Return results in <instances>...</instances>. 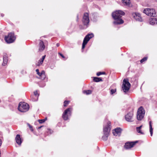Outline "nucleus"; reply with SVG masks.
Segmentation results:
<instances>
[{
    "label": "nucleus",
    "instance_id": "nucleus-1",
    "mask_svg": "<svg viewBox=\"0 0 157 157\" xmlns=\"http://www.w3.org/2000/svg\"><path fill=\"white\" fill-rule=\"evenodd\" d=\"M125 13L121 10H117L113 13L112 16L113 18L115 20L113 23L115 25L123 23L124 21L122 19L121 17Z\"/></svg>",
    "mask_w": 157,
    "mask_h": 157
},
{
    "label": "nucleus",
    "instance_id": "nucleus-2",
    "mask_svg": "<svg viewBox=\"0 0 157 157\" xmlns=\"http://www.w3.org/2000/svg\"><path fill=\"white\" fill-rule=\"evenodd\" d=\"M105 124L103 128V135L102 137V139L104 140H106L109 136V133L111 129L110 122L108 121L105 122Z\"/></svg>",
    "mask_w": 157,
    "mask_h": 157
},
{
    "label": "nucleus",
    "instance_id": "nucleus-3",
    "mask_svg": "<svg viewBox=\"0 0 157 157\" xmlns=\"http://www.w3.org/2000/svg\"><path fill=\"white\" fill-rule=\"evenodd\" d=\"M16 37L14 34L13 33H10L8 35L5 36L4 39L6 42L8 44L13 43L15 40Z\"/></svg>",
    "mask_w": 157,
    "mask_h": 157
},
{
    "label": "nucleus",
    "instance_id": "nucleus-4",
    "mask_svg": "<svg viewBox=\"0 0 157 157\" xmlns=\"http://www.w3.org/2000/svg\"><path fill=\"white\" fill-rule=\"evenodd\" d=\"M143 13L150 17H154L156 15V12L153 9L146 8L144 10Z\"/></svg>",
    "mask_w": 157,
    "mask_h": 157
},
{
    "label": "nucleus",
    "instance_id": "nucleus-5",
    "mask_svg": "<svg viewBox=\"0 0 157 157\" xmlns=\"http://www.w3.org/2000/svg\"><path fill=\"white\" fill-rule=\"evenodd\" d=\"M145 113L144 109H138L137 113V119L139 121L141 120L144 117Z\"/></svg>",
    "mask_w": 157,
    "mask_h": 157
},
{
    "label": "nucleus",
    "instance_id": "nucleus-6",
    "mask_svg": "<svg viewBox=\"0 0 157 157\" xmlns=\"http://www.w3.org/2000/svg\"><path fill=\"white\" fill-rule=\"evenodd\" d=\"M130 86V84L128 80L124 79L123 80L122 86V89L124 92L128 91Z\"/></svg>",
    "mask_w": 157,
    "mask_h": 157
},
{
    "label": "nucleus",
    "instance_id": "nucleus-7",
    "mask_svg": "<svg viewBox=\"0 0 157 157\" xmlns=\"http://www.w3.org/2000/svg\"><path fill=\"white\" fill-rule=\"evenodd\" d=\"M94 36V35L92 33L88 34L84 38L83 42L82 44V49H83L85 48L86 45V44L88 41L90 39Z\"/></svg>",
    "mask_w": 157,
    "mask_h": 157
},
{
    "label": "nucleus",
    "instance_id": "nucleus-8",
    "mask_svg": "<svg viewBox=\"0 0 157 157\" xmlns=\"http://www.w3.org/2000/svg\"><path fill=\"white\" fill-rule=\"evenodd\" d=\"M70 109H67L63 113L62 117L64 120L66 121L68 119L69 117L71 115V111Z\"/></svg>",
    "mask_w": 157,
    "mask_h": 157
},
{
    "label": "nucleus",
    "instance_id": "nucleus-9",
    "mask_svg": "<svg viewBox=\"0 0 157 157\" xmlns=\"http://www.w3.org/2000/svg\"><path fill=\"white\" fill-rule=\"evenodd\" d=\"M133 113L132 111L128 113L125 116V120L129 122H132L134 121L133 118Z\"/></svg>",
    "mask_w": 157,
    "mask_h": 157
},
{
    "label": "nucleus",
    "instance_id": "nucleus-10",
    "mask_svg": "<svg viewBox=\"0 0 157 157\" xmlns=\"http://www.w3.org/2000/svg\"><path fill=\"white\" fill-rule=\"evenodd\" d=\"M82 22L84 25H87L89 22V14L87 13H85L84 14Z\"/></svg>",
    "mask_w": 157,
    "mask_h": 157
},
{
    "label": "nucleus",
    "instance_id": "nucleus-11",
    "mask_svg": "<svg viewBox=\"0 0 157 157\" xmlns=\"http://www.w3.org/2000/svg\"><path fill=\"white\" fill-rule=\"evenodd\" d=\"M133 17L136 21H142V18L140 13H133L132 14Z\"/></svg>",
    "mask_w": 157,
    "mask_h": 157
},
{
    "label": "nucleus",
    "instance_id": "nucleus-12",
    "mask_svg": "<svg viewBox=\"0 0 157 157\" xmlns=\"http://www.w3.org/2000/svg\"><path fill=\"white\" fill-rule=\"evenodd\" d=\"M137 142V141H136L134 142H127L125 144L124 147L126 149L131 148L133 147L135 144Z\"/></svg>",
    "mask_w": 157,
    "mask_h": 157
},
{
    "label": "nucleus",
    "instance_id": "nucleus-13",
    "mask_svg": "<svg viewBox=\"0 0 157 157\" xmlns=\"http://www.w3.org/2000/svg\"><path fill=\"white\" fill-rule=\"evenodd\" d=\"M122 130L120 128L115 129L113 131V133L115 136H120Z\"/></svg>",
    "mask_w": 157,
    "mask_h": 157
},
{
    "label": "nucleus",
    "instance_id": "nucleus-14",
    "mask_svg": "<svg viewBox=\"0 0 157 157\" xmlns=\"http://www.w3.org/2000/svg\"><path fill=\"white\" fill-rule=\"evenodd\" d=\"M18 108H29V104L24 102H21L19 104Z\"/></svg>",
    "mask_w": 157,
    "mask_h": 157
},
{
    "label": "nucleus",
    "instance_id": "nucleus-15",
    "mask_svg": "<svg viewBox=\"0 0 157 157\" xmlns=\"http://www.w3.org/2000/svg\"><path fill=\"white\" fill-rule=\"evenodd\" d=\"M15 140L17 143L19 145H21L23 141V140L20 135L17 134L15 137Z\"/></svg>",
    "mask_w": 157,
    "mask_h": 157
},
{
    "label": "nucleus",
    "instance_id": "nucleus-16",
    "mask_svg": "<svg viewBox=\"0 0 157 157\" xmlns=\"http://www.w3.org/2000/svg\"><path fill=\"white\" fill-rule=\"evenodd\" d=\"M149 23L151 25H157V18H150L149 19Z\"/></svg>",
    "mask_w": 157,
    "mask_h": 157
},
{
    "label": "nucleus",
    "instance_id": "nucleus-17",
    "mask_svg": "<svg viewBox=\"0 0 157 157\" xmlns=\"http://www.w3.org/2000/svg\"><path fill=\"white\" fill-rule=\"evenodd\" d=\"M45 48V46L43 41H40L39 44V51L41 52L43 51Z\"/></svg>",
    "mask_w": 157,
    "mask_h": 157
},
{
    "label": "nucleus",
    "instance_id": "nucleus-18",
    "mask_svg": "<svg viewBox=\"0 0 157 157\" xmlns=\"http://www.w3.org/2000/svg\"><path fill=\"white\" fill-rule=\"evenodd\" d=\"M40 77V78L42 80H44L46 78L45 73L44 71H42L41 72L37 74Z\"/></svg>",
    "mask_w": 157,
    "mask_h": 157
},
{
    "label": "nucleus",
    "instance_id": "nucleus-19",
    "mask_svg": "<svg viewBox=\"0 0 157 157\" xmlns=\"http://www.w3.org/2000/svg\"><path fill=\"white\" fill-rule=\"evenodd\" d=\"M46 56L44 55L42 56V58L39 60L38 62L36 63V65L37 66H40L42 65L43 62Z\"/></svg>",
    "mask_w": 157,
    "mask_h": 157
},
{
    "label": "nucleus",
    "instance_id": "nucleus-20",
    "mask_svg": "<svg viewBox=\"0 0 157 157\" xmlns=\"http://www.w3.org/2000/svg\"><path fill=\"white\" fill-rule=\"evenodd\" d=\"M152 122L150 121L149 122V131L151 134V136H152L153 134V128H152V126L151 124Z\"/></svg>",
    "mask_w": 157,
    "mask_h": 157
},
{
    "label": "nucleus",
    "instance_id": "nucleus-21",
    "mask_svg": "<svg viewBox=\"0 0 157 157\" xmlns=\"http://www.w3.org/2000/svg\"><path fill=\"white\" fill-rule=\"evenodd\" d=\"M122 1L124 5L129 6L130 5V0H122Z\"/></svg>",
    "mask_w": 157,
    "mask_h": 157
},
{
    "label": "nucleus",
    "instance_id": "nucleus-22",
    "mask_svg": "<svg viewBox=\"0 0 157 157\" xmlns=\"http://www.w3.org/2000/svg\"><path fill=\"white\" fill-rule=\"evenodd\" d=\"M38 97L37 96L32 95L31 96V99L33 101H36L38 100Z\"/></svg>",
    "mask_w": 157,
    "mask_h": 157
},
{
    "label": "nucleus",
    "instance_id": "nucleus-23",
    "mask_svg": "<svg viewBox=\"0 0 157 157\" xmlns=\"http://www.w3.org/2000/svg\"><path fill=\"white\" fill-rule=\"evenodd\" d=\"M17 110L21 113H24L29 110V109H17Z\"/></svg>",
    "mask_w": 157,
    "mask_h": 157
},
{
    "label": "nucleus",
    "instance_id": "nucleus-24",
    "mask_svg": "<svg viewBox=\"0 0 157 157\" xmlns=\"http://www.w3.org/2000/svg\"><path fill=\"white\" fill-rule=\"evenodd\" d=\"M3 62L2 64L3 65L5 66L7 63L8 60L6 56H3Z\"/></svg>",
    "mask_w": 157,
    "mask_h": 157
},
{
    "label": "nucleus",
    "instance_id": "nucleus-25",
    "mask_svg": "<svg viewBox=\"0 0 157 157\" xmlns=\"http://www.w3.org/2000/svg\"><path fill=\"white\" fill-rule=\"evenodd\" d=\"M93 80L94 82H96L102 81V79L101 78L98 77H94Z\"/></svg>",
    "mask_w": 157,
    "mask_h": 157
},
{
    "label": "nucleus",
    "instance_id": "nucleus-26",
    "mask_svg": "<svg viewBox=\"0 0 157 157\" xmlns=\"http://www.w3.org/2000/svg\"><path fill=\"white\" fill-rule=\"evenodd\" d=\"M92 91L91 90H84L83 91V93L87 95L90 94L91 93Z\"/></svg>",
    "mask_w": 157,
    "mask_h": 157
},
{
    "label": "nucleus",
    "instance_id": "nucleus-27",
    "mask_svg": "<svg viewBox=\"0 0 157 157\" xmlns=\"http://www.w3.org/2000/svg\"><path fill=\"white\" fill-rule=\"evenodd\" d=\"M47 120V118H45V119L41 120H38V121L40 124H42L44 122Z\"/></svg>",
    "mask_w": 157,
    "mask_h": 157
},
{
    "label": "nucleus",
    "instance_id": "nucleus-28",
    "mask_svg": "<svg viewBox=\"0 0 157 157\" xmlns=\"http://www.w3.org/2000/svg\"><path fill=\"white\" fill-rule=\"evenodd\" d=\"M34 95L37 96V97H39V91L38 90H36L34 92Z\"/></svg>",
    "mask_w": 157,
    "mask_h": 157
},
{
    "label": "nucleus",
    "instance_id": "nucleus-29",
    "mask_svg": "<svg viewBox=\"0 0 157 157\" xmlns=\"http://www.w3.org/2000/svg\"><path fill=\"white\" fill-rule=\"evenodd\" d=\"M147 59V57H144L143 59H141V60H140V62L141 63H143V62H144L146 61Z\"/></svg>",
    "mask_w": 157,
    "mask_h": 157
},
{
    "label": "nucleus",
    "instance_id": "nucleus-30",
    "mask_svg": "<svg viewBox=\"0 0 157 157\" xmlns=\"http://www.w3.org/2000/svg\"><path fill=\"white\" fill-rule=\"evenodd\" d=\"M69 101H64V104H63V106H64V107L67 106V105L69 104Z\"/></svg>",
    "mask_w": 157,
    "mask_h": 157
},
{
    "label": "nucleus",
    "instance_id": "nucleus-31",
    "mask_svg": "<svg viewBox=\"0 0 157 157\" xmlns=\"http://www.w3.org/2000/svg\"><path fill=\"white\" fill-rule=\"evenodd\" d=\"M105 72H99L97 73V75L98 76H99L101 75L105 74Z\"/></svg>",
    "mask_w": 157,
    "mask_h": 157
},
{
    "label": "nucleus",
    "instance_id": "nucleus-32",
    "mask_svg": "<svg viewBox=\"0 0 157 157\" xmlns=\"http://www.w3.org/2000/svg\"><path fill=\"white\" fill-rule=\"evenodd\" d=\"M47 132L48 133V134H52L53 132V131L50 129L48 128L47 129Z\"/></svg>",
    "mask_w": 157,
    "mask_h": 157
},
{
    "label": "nucleus",
    "instance_id": "nucleus-33",
    "mask_svg": "<svg viewBox=\"0 0 157 157\" xmlns=\"http://www.w3.org/2000/svg\"><path fill=\"white\" fill-rule=\"evenodd\" d=\"M116 92V89H112L110 91V94H113Z\"/></svg>",
    "mask_w": 157,
    "mask_h": 157
},
{
    "label": "nucleus",
    "instance_id": "nucleus-34",
    "mask_svg": "<svg viewBox=\"0 0 157 157\" xmlns=\"http://www.w3.org/2000/svg\"><path fill=\"white\" fill-rule=\"evenodd\" d=\"M136 130L137 131V132H138L139 133H141V134H144L143 132L140 130V129H139L138 128H136Z\"/></svg>",
    "mask_w": 157,
    "mask_h": 157
},
{
    "label": "nucleus",
    "instance_id": "nucleus-35",
    "mask_svg": "<svg viewBox=\"0 0 157 157\" xmlns=\"http://www.w3.org/2000/svg\"><path fill=\"white\" fill-rule=\"evenodd\" d=\"M28 125L31 130L33 131V129L32 128V126H31L29 124H28Z\"/></svg>",
    "mask_w": 157,
    "mask_h": 157
},
{
    "label": "nucleus",
    "instance_id": "nucleus-36",
    "mask_svg": "<svg viewBox=\"0 0 157 157\" xmlns=\"http://www.w3.org/2000/svg\"><path fill=\"white\" fill-rule=\"evenodd\" d=\"M59 54L63 58H64L65 57L62 54L60 53H59Z\"/></svg>",
    "mask_w": 157,
    "mask_h": 157
},
{
    "label": "nucleus",
    "instance_id": "nucleus-37",
    "mask_svg": "<svg viewBox=\"0 0 157 157\" xmlns=\"http://www.w3.org/2000/svg\"><path fill=\"white\" fill-rule=\"evenodd\" d=\"M36 72L37 74H38V73H39V72L38 69H36Z\"/></svg>",
    "mask_w": 157,
    "mask_h": 157
},
{
    "label": "nucleus",
    "instance_id": "nucleus-38",
    "mask_svg": "<svg viewBox=\"0 0 157 157\" xmlns=\"http://www.w3.org/2000/svg\"><path fill=\"white\" fill-rule=\"evenodd\" d=\"M142 127V125H141V126H140L139 127H137V128H138L139 129H141Z\"/></svg>",
    "mask_w": 157,
    "mask_h": 157
},
{
    "label": "nucleus",
    "instance_id": "nucleus-39",
    "mask_svg": "<svg viewBox=\"0 0 157 157\" xmlns=\"http://www.w3.org/2000/svg\"><path fill=\"white\" fill-rule=\"evenodd\" d=\"M2 144V141L1 139H0V146H1Z\"/></svg>",
    "mask_w": 157,
    "mask_h": 157
},
{
    "label": "nucleus",
    "instance_id": "nucleus-40",
    "mask_svg": "<svg viewBox=\"0 0 157 157\" xmlns=\"http://www.w3.org/2000/svg\"><path fill=\"white\" fill-rule=\"evenodd\" d=\"M56 45L57 47H59V43H57L56 44Z\"/></svg>",
    "mask_w": 157,
    "mask_h": 157
},
{
    "label": "nucleus",
    "instance_id": "nucleus-41",
    "mask_svg": "<svg viewBox=\"0 0 157 157\" xmlns=\"http://www.w3.org/2000/svg\"><path fill=\"white\" fill-rule=\"evenodd\" d=\"M42 127V126H41L40 127H38V128L40 129V128H41Z\"/></svg>",
    "mask_w": 157,
    "mask_h": 157
},
{
    "label": "nucleus",
    "instance_id": "nucleus-42",
    "mask_svg": "<svg viewBox=\"0 0 157 157\" xmlns=\"http://www.w3.org/2000/svg\"><path fill=\"white\" fill-rule=\"evenodd\" d=\"M1 15L2 17H3L4 16V14H1Z\"/></svg>",
    "mask_w": 157,
    "mask_h": 157
},
{
    "label": "nucleus",
    "instance_id": "nucleus-43",
    "mask_svg": "<svg viewBox=\"0 0 157 157\" xmlns=\"http://www.w3.org/2000/svg\"><path fill=\"white\" fill-rule=\"evenodd\" d=\"M139 108H143V107L142 106H140Z\"/></svg>",
    "mask_w": 157,
    "mask_h": 157
},
{
    "label": "nucleus",
    "instance_id": "nucleus-44",
    "mask_svg": "<svg viewBox=\"0 0 157 157\" xmlns=\"http://www.w3.org/2000/svg\"><path fill=\"white\" fill-rule=\"evenodd\" d=\"M155 1H156L157 2V0H155Z\"/></svg>",
    "mask_w": 157,
    "mask_h": 157
},
{
    "label": "nucleus",
    "instance_id": "nucleus-45",
    "mask_svg": "<svg viewBox=\"0 0 157 157\" xmlns=\"http://www.w3.org/2000/svg\"><path fill=\"white\" fill-rule=\"evenodd\" d=\"M78 16H77V18H78Z\"/></svg>",
    "mask_w": 157,
    "mask_h": 157
},
{
    "label": "nucleus",
    "instance_id": "nucleus-46",
    "mask_svg": "<svg viewBox=\"0 0 157 157\" xmlns=\"http://www.w3.org/2000/svg\"><path fill=\"white\" fill-rule=\"evenodd\" d=\"M1 102V100H0V102Z\"/></svg>",
    "mask_w": 157,
    "mask_h": 157
}]
</instances>
